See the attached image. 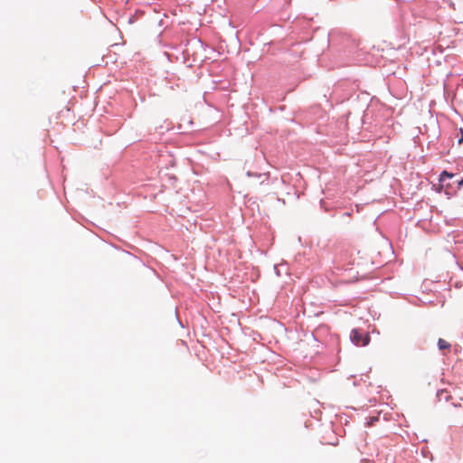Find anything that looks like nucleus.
<instances>
[{"mask_svg": "<svg viewBox=\"0 0 463 463\" xmlns=\"http://www.w3.org/2000/svg\"><path fill=\"white\" fill-rule=\"evenodd\" d=\"M437 398L439 402H441V401L449 402L451 399V395L449 394L447 390L442 389V390H439L437 392Z\"/></svg>", "mask_w": 463, "mask_h": 463, "instance_id": "2", "label": "nucleus"}, {"mask_svg": "<svg viewBox=\"0 0 463 463\" xmlns=\"http://www.w3.org/2000/svg\"><path fill=\"white\" fill-rule=\"evenodd\" d=\"M247 175H248V176H258V177H260V176H261V175H260V174H254V173H252V172H250V171H248V172H247Z\"/></svg>", "mask_w": 463, "mask_h": 463, "instance_id": "5", "label": "nucleus"}, {"mask_svg": "<svg viewBox=\"0 0 463 463\" xmlns=\"http://www.w3.org/2000/svg\"><path fill=\"white\" fill-rule=\"evenodd\" d=\"M453 406H454V407H460L461 405H460V404H458V403H453Z\"/></svg>", "mask_w": 463, "mask_h": 463, "instance_id": "8", "label": "nucleus"}, {"mask_svg": "<svg viewBox=\"0 0 463 463\" xmlns=\"http://www.w3.org/2000/svg\"><path fill=\"white\" fill-rule=\"evenodd\" d=\"M350 339L355 345L365 346L370 342V336L368 335H364L358 329H353L350 334Z\"/></svg>", "mask_w": 463, "mask_h": 463, "instance_id": "1", "label": "nucleus"}, {"mask_svg": "<svg viewBox=\"0 0 463 463\" xmlns=\"http://www.w3.org/2000/svg\"><path fill=\"white\" fill-rule=\"evenodd\" d=\"M460 135L461 136H460L459 139L458 140V144H462L463 143V130L462 129H460Z\"/></svg>", "mask_w": 463, "mask_h": 463, "instance_id": "7", "label": "nucleus"}, {"mask_svg": "<svg viewBox=\"0 0 463 463\" xmlns=\"http://www.w3.org/2000/svg\"><path fill=\"white\" fill-rule=\"evenodd\" d=\"M438 347H439V350L449 349L450 348V345L447 341H445L444 339L439 338V341H438Z\"/></svg>", "mask_w": 463, "mask_h": 463, "instance_id": "3", "label": "nucleus"}, {"mask_svg": "<svg viewBox=\"0 0 463 463\" xmlns=\"http://www.w3.org/2000/svg\"><path fill=\"white\" fill-rule=\"evenodd\" d=\"M454 176H455L454 174H450V173H449L447 171H443L440 174L439 182L444 183L447 178H453Z\"/></svg>", "mask_w": 463, "mask_h": 463, "instance_id": "4", "label": "nucleus"}, {"mask_svg": "<svg viewBox=\"0 0 463 463\" xmlns=\"http://www.w3.org/2000/svg\"><path fill=\"white\" fill-rule=\"evenodd\" d=\"M455 182L458 184V189L463 186V178H461L460 180H456Z\"/></svg>", "mask_w": 463, "mask_h": 463, "instance_id": "6", "label": "nucleus"}]
</instances>
